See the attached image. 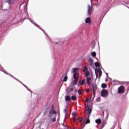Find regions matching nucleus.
<instances>
[{"label": "nucleus", "instance_id": "1", "mask_svg": "<svg viewBox=\"0 0 129 129\" xmlns=\"http://www.w3.org/2000/svg\"><path fill=\"white\" fill-rule=\"evenodd\" d=\"M91 111H92V106L87 105L86 106L85 113L88 114V118L87 119L85 123L83 124H84L83 127H84L85 124H87V123H89V122H90V120H89V116L91 114Z\"/></svg>", "mask_w": 129, "mask_h": 129}, {"label": "nucleus", "instance_id": "2", "mask_svg": "<svg viewBox=\"0 0 129 129\" xmlns=\"http://www.w3.org/2000/svg\"><path fill=\"white\" fill-rule=\"evenodd\" d=\"M53 114V115H57V112H56V110H55V109L54 108V105H52L51 109L49 111V117H52Z\"/></svg>", "mask_w": 129, "mask_h": 129}, {"label": "nucleus", "instance_id": "3", "mask_svg": "<svg viewBox=\"0 0 129 129\" xmlns=\"http://www.w3.org/2000/svg\"><path fill=\"white\" fill-rule=\"evenodd\" d=\"M94 2V0H91V6L90 5L88 6V15H91L92 13V3Z\"/></svg>", "mask_w": 129, "mask_h": 129}, {"label": "nucleus", "instance_id": "4", "mask_svg": "<svg viewBox=\"0 0 129 129\" xmlns=\"http://www.w3.org/2000/svg\"><path fill=\"white\" fill-rule=\"evenodd\" d=\"M28 20H29V21H30V22H31V23H32V24L34 25V26H35V27H37V28H38V29H40V30H41V31H42V32H43V33L45 34V32H44L43 29H41V28L40 27V26L39 25H38L37 24H36V23H35V21H34L33 20H32V19L29 18H28Z\"/></svg>", "mask_w": 129, "mask_h": 129}, {"label": "nucleus", "instance_id": "5", "mask_svg": "<svg viewBox=\"0 0 129 129\" xmlns=\"http://www.w3.org/2000/svg\"><path fill=\"white\" fill-rule=\"evenodd\" d=\"M92 89H93V92H92V94L93 97L95 96V91L97 89V86L96 84H93L92 85Z\"/></svg>", "mask_w": 129, "mask_h": 129}, {"label": "nucleus", "instance_id": "6", "mask_svg": "<svg viewBox=\"0 0 129 129\" xmlns=\"http://www.w3.org/2000/svg\"><path fill=\"white\" fill-rule=\"evenodd\" d=\"M123 91H124V87L120 86L117 89V93H123Z\"/></svg>", "mask_w": 129, "mask_h": 129}, {"label": "nucleus", "instance_id": "7", "mask_svg": "<svg viewBox=\"0 0 129 129\" xmlns=\"http://www.w3.org/2000/svg\"><path fill=\"white\" fill-rule=\"evenodd\" d=\"M106 94H107V90H103L101 92V95L103 97H105L106 96Z\"/></svg>", "mask_w": 129, "mask_h": 129}, {"label": "nucleus", "instance_id": "8", "mask_svg": "<svg viewBox=\"0 0 129 129\" xmlns=\"http://www.w3.org/2000/svg\"><path fill=\"white\" fill-rule=\"evenodd\" d=\"M85 23L89 24V25H90L91 24V19H90V17H88V18H86Z\"/></svg>", "mask_w": 129, "mask_h": 129}, {"label": "nucleus", "instance_id": "9", "mask_svg": "<svg viewBox=\"0 0 129 129\" xmlns=\"http://www.w3.org/2000/svg\"><path fill=\"white\" fill-rule=\"evenodd\" d=\"M64 113V117H67V115L68 114V106H66V108H65L63 110Z\"/></svg>", "mask_w": 129, "mask_h": 129}, {"label": "nucleus", "instance_id": "10", "mask_svg": "<svg viewBox=\"0 0 129 129\" xmlns=\"http://www.w3.org/2000/svg\"><path fill=\"white\" fill-rule=\"evenodd\" d=\"M88 61L89 66H92V64H93V60L92 59H91V57H89V58L88 59Z\"/></svg>", "mask_w": 129, "mask_h": 129}, {"label": "nucleus", "instance_id": "11", "mask_svg": "<svg viewBox=\"0 0 129 129\" xmlns=\"http://www.w3.org/2000/svg\"><path fill=\"white\" fill-rule=\"evenodd\" d=\"M77 113H76V112H74V113H73V121H75V119H76V115H77Z\"/></svg>", "mask_w": 129, "mask_h": 129}, {"label": "nucleus", "instance_id": "12", "mask_svg": "<svg viewBox=\"0 0 129 129\" xmlns=\"http://www.w3.org/2000/svg\"><path fill=\"white\" fill-rule=\"evenodd\" d=\"M53 117L51 118V121H52V122H55L56 120V117L57 116V115L52 116Z\"/></svg>", "mask_w": 129, "mask_h": 129}, {"label": "nucleus", "instance_id": "13", "mask_svg": "<svg viewBox=\"0 0 129 129\" xmlns=\"http://www.w3.org/2000/svg\"><path fill=\"white\" fill-rule=\"evenodd\" d=\"M96 123H97L98 124H100L101 123V119L98 118L95 120Z\"/></svg>", "mask_w": 129, "mask_h": 129}, {"label": "nucleus", "instance_id": "14", "mask_svg": "<svg viewBox=\"0 0 129 129\" xmlns=\"http://www.w3.org/2000/svg\"><path fill=\"white\" fill-rule=\"evenodd\" d=\"M16 0H7V2L8 3V4H9V5H11L12 4H13V3H14V2H15Z\"/></svg>", "mask_w": 129, "mask_h": 129}, {"label": "nucleus", "instance_id": "15", "mask_svg": "<svg viewBox=\"0 0 129 129\" xmlns=\"http://www.w3.org/2000/svg\"><path fill=\"white\" fill-rule=\"evenodd\" d=\"M91 80V78H87V84H90V81Z\"/></svg>", "mask_w": 129, "mask_h": 129}, {"label": "nucleus", "instance_id": "16", "mask_svg": "<svg viewBox=\"0 0 129 129\" xmlns=\"http://www.w3.org/2000/svg\"><path fill=\"white\" fill-rule=\"evenodd\" d=\"M65 99L66 101H69H69H70V97L69 96H66Z\"/></svg>", "mask_w": 129, "mask_h": 129}, {"label": "nucleus", "instance_id": "17", "mask_svg": "<svg viewBox=\"0 0 129 129\" xmlns=\"http://www.w3.org/2000/svg\"><path fill=\"white\" fill-rule=\"evenodd\" d=\"M22 85H23V86H24V87H25V88H26V89H27V90H28V91H30V92H31V93H32V91H31V90H30L29 88H28V87L27 86H26L24 84H22Z\"/></svg>", "mask_w": 129, "mask_h": 129}, {"label": "nucleus", "instance_id": "18", "mask_svg": "<svg viewBox=\"0 0 129 129\" xmlns=\"http://www.w3.org/2000/svg\"><path fill=\"white\" fill-rule=\"evenodd\" d=\"M85 77H88L90 75V73L88 71L86 72L85 73Z\"/></svg>", "mask_w": 129, "mask_h": 129}, {"label": "nucleus", "instance_id": "19", "mask_svg": "<svg viewBox=\"0 0 129 129\" xmlns=\"http://www.w3.org/2000/svg\"><path fill=\"white\" fill-rule=\"evenodd\" d=\"M72 91H73V88H69L68 89H67V92H72Z\"/></svg>", "mask_w": 129, "mask_h": 129}, {"label": "nucleus", "instance_id": "20", "mask_svg": "<svg viewBox=\"0 0 129 129\" xmlns=\"http://www.w3.org/2000/svg\"><path fill=\"white\" fill-rule=\"evenodd\" d=\"M0 71H2V72H4V73H6V72H5V69H4V68L3 67L0 66Z\"/></svg>", "mask_w": 129, "mask_h": 129}, {"label": "nucleus", "instance_id": "21", "mask_svg": "<svg viewBox=\"0 0 129 129\" xmlns=\"http://www.w3.org/2000/svg\"><path fill=\"white\" fill-rule=\"evenodd\" d=\"M91 55H92V56H93V57H94V58H95V57H96V53H95V52H92Z\"/></svg>", "mask_w": 129, "mask_h": 129}, {"label": "nucleus", "instance_id": "22", "mask_svg": "<svg viewBox=\"0 0 129 129\" xmlns=\"http://www.w3.org/2000/svg\"><path fill=\"white\" fill-rule=\"evenodd\" d=\"M78 68H73L72 70V72H73V73H74L76 72V71H78Z\"/></svg>", "mask_w": 129, "mask_h": 129}, {"label": "nucleus", "instance_id": "23", "mask_svg": "<svg viewBox=\"0 0 129 129\" xmlns=\"http://www.w3.org/2000/svg\"><path fill=\"white\" fill-rule=\"evenodd\" d=\"M68 79V77L67 76H66L64 77H63V82H66Z\"/></svg>", "mask_w": 129, "mask_h": 129}, {"label": "nucleus", "instance_id": "24", "mask_svg": "<svg viewBox=\"0 0 129 129\" xmlns=\"http://www.w3.org/2000/svg\"><path fill=\"white\" fill-rule=\"evenodd\" d=\"M77 75V74L76 73H75L73 75V78L74 79H77V77L76 76Z\"/></svg>", "mask_w": 129, "mask_h": 129}, {"label": "nucleus", "instance_id": "25", "mask_svg": "<svg viewBox=\"0 0 129 129\" xmlns=\"http://www.w3.org/2000/svg\"><path fill=\"white\" fill-rule=\"evenodd\" d=\"M5 74H7V75H9V76H11V77H13V78H14V79H16V78H15V77H14L13 75H11L9 73H6Z\"/></svg>", "mask_w": 129, "mask_h": 129}, {"label": "nucleus", "instance_id": "26", "mask_svg": "<svg viewBox=\"0 0 129 129\" xmlns=\"http://www.w3.org/2000/svg\"><path fill=\"white\" fill-rule=\"evenodd\" d=\"M84 82H85L84 80L79 81V83L80 85H83V84H84Z\"/></svg>", "mask_w": 129, "mask_h": 129}, {"label": "nucleus", "instance_id": "27", "mask_svg": "<svg viewBox=\"0 0 129 129\" xmlns=\"http://www.w3.org/2000/svg\"><path fill=\"white\" fill-rule=\"evenodd\" d=\"M101 87H102V88H106V84H102Z\"/></svg>", "mask_w": 129, "mask_h": 129}, {"label": "nucleus", "instance_id": "28", "mask_svg": "<svg viewBox=\"0 0 129 129\" xmlns=\"http://www.w3.org/2000/svg\"><path fill=\"white\" fill-rule=\"evenodd\" d=\"M79 95H81L82 94V90H79L78 91Z\"/></svg>", "mask_w": 129, "mask_h": 129}, {"label": "nucleus", "instance_id": "29", "mask_svg": "<svg viewBox=\"0 0 129 129\" xmlns=\"http://www.w3.org/2000/svg\"><path fill=\"white\" fill-rule=\"evenodd\" d=\"M88 69L87 67L85 66L84 68V72H87Z\"/></svg>", "mask_w": 129, "mask_h": 129}, {"label": "nucleus", "instance_id": "30", "mask_svg": "<svg viewBox=\"0 0 129 129\" xmlns=\"http://www.w3.org/2000/svg\"><path fill=\"white\" fill-rule=\"evenodd\" d=\"M71 99L74 100V101L76 100V96H72Z\"/></svg>", "mask_w": 129, "mask_h": 129}, {"label": "nucleus", "instance_id": "31", "mask_svg": "<svg viewBox=\"0 0 129 129\" xmlns=\"http://www.w3.org/2000/svg\"><path fill=\"white\" fill-rule=\"evenodd\" d=\"M95 66L96 67H99V63L96 62L95 63Z\"/></svg>", "mask_w": 129, "mask_h": 129}, {"label": "nucleus", "instance_id": "32", "mask_svg": "<svg viewBox=\"0 0 129 129\" xmlns=\"http://www.w3.org/2000/svg\"><path fill=\"white\" fill-rule=\"evenodd\" d=\"M79 122H82V121L83 120V118H78Z\"/></svg>", "mask_w": 129, "mask_h": 129}, {"label": "nucleus", "instance_id": "33", "mask_svg": "<svg viewBox=\"0 0 129 129\" xmlns=\"http://www.w3.org/2000/svg\"><path fill=\"white\" fill-rule=\"evenodd\" d=\"M98 73H99V77H100V76H101L102 74V72H101V71H98Z\"/></svg>", "mask_w": 129, "mask_h": 129}, {"label": "nucleus", "instance_id": "34", "mask_svg": "<svg viewBox=\"0 0 129 129\" xmlns=\"http://www.w3.org/2000/svg\"><path fill=\"white\" fill-rule=\"evenodd\" d=\"M16 80H17V81H18L19 82H20V83H21V84H24L23 83H22V82H21L20 80H19L18 79H15Z\"/></svg>", "mask_w": 129, "mask_h": 129}, {"label": "nucleus", "instance_id": "35", "mask_svg": "<svg viewBox=\"0 0 129 129\" xmlns=\"http://www.w3.org/2000/svg\"><path fill=\"white\" fill-rule=\"evenodd\" d=\"M86 101L87 103H89V101H90V98L89 99H87Z\"/></svg>", "mask_w": 129, "mask_h": 129}, {"label": "nucleus", "instance_id": "36", "mask_svg": "<svg viewBox=\"0 0 129 129\" xmlns=\"http://www.w3.org/2000/svg\"><path fill=\"white\" fill-rule=\"evenodd\" d=\"M96 7L97 8H98V7H99V3H97V4H96Z\"/></svg>", "mask_w": 129, "mask_h": 129}, {"label": "nucleus", "instance_id": "37", "mask_svg": "<svg viewBox=\"0 0 129 129\" xmlns=\"http://www.w3.org/2000/svg\"><path fill=\"white\" fill-rule=\"evenodd\" d=\"M97 101H100V98H97Z\"/></svg>", "mask_w": 129, "mask_h": 129}, {"label": "nucleus", "instance_id": "38", "mask_svg": "<svg viewBox=\"0 0 129 129\" xmlns=\"http://www.w3.org/2000/svg\"><path fill=\"white\" fill-rule=\"evenodd\" d=\"M75 84H75V82H73V85H75Z\"/></svg>", "mask_w": 129, "mask_h": 129}, {"label": "nucleus", "instance_id": "39", "mask_svg": "<svg viewBox=\"0 0 129 129\" xmlns=\"http://www.w3.org/2000/svg\"><path fill=\"white\" fill-rule=\"evenodd\" d=\"M45 34L46 35V36H47L48 38H49V37L48 36V35L46 34V33H45Z\"/></svg>", "mask_w": 129, "mask_h": 129}, {"label": "nucleus", "instance_id": "40", "mask_svg": "<svg viewBox=\"0 0 129 129\" xmlns=\"http://www.w3.org/2000/svg\"><path fill=\"white\" fill-rule=\"evenodd\" d=\"M91 78L93 77V76L92 75H91Z\"/></svg>", "mask_w": 129, "mask_h": 129}, {"label": "nucleus", "instance_id": "41", "mask_svg": "<svg viewBox=\"0 0 129 129\" xmlns=\"http://www.w3.org/2000/svg\"><path fill=\"white\" fill-rule=\"evenodd\" d=\"M106 82H107V81H108V80H106Z\"/></svg>", "mask_w": 129, "mask_h": 129}, {"label": "nucleus", "instance_id": "42", "mask_svg": "<svg viewBox=\"0 0 129 129\" xmlns=\"http://www.w3.org/2000/svg\"><path fill=\"white\" fill-rule=\"evenodd\" d=\"M55 44H58V43H57V42H56V43H55Z\"/></svg>", "mask_w": 129, "mask_h": 129}, {"label": "nucleus", "instance_id": "43", "mask_svg": "<svg viewBox=\"0 0 129 129\" xmlns=\"http://www.w3.org/2000/svg\"><path fill=\"white\" fill-rule=\"evenodd\" d=\"M75 92H77V91H76Z\"/></svg>", "mask_w": 129, "mask_h": 129}, {"label": "nucleus", "instance_id": "44", "mask_svg": "<svg viewBox=\"0 0 129 129\" xmlns=\"http://www.w3.org/2000/svg\"><path fill=\"white\" fill-rule=\"evenodd\" d=\"M120 129H121V128H120Z\"/></svg>", "mask_w": 129, "mask_h": 129}]
</instances>
